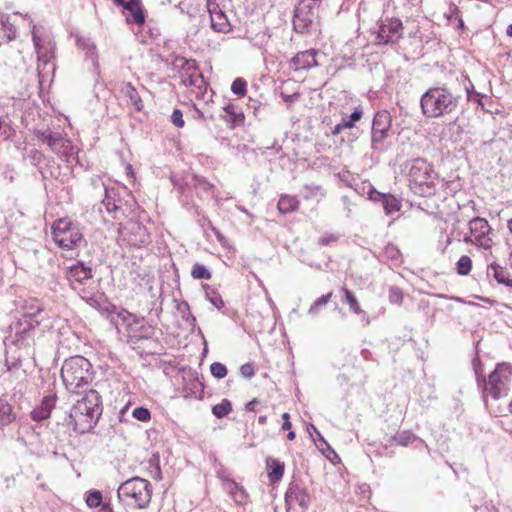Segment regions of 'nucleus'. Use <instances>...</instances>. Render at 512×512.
Here are the masks:
<instances>
[{
	"label": "nucleus",
	"mask_w": 512,
	"mask_h": 512,
	"mask_svg": "<svg viewBox=\"0 0 512 512\" xmlns=\"http://www.w3.org/2000/svg\"><path fill=\"white\" fill-rule=\"evenodd\" d=\"M246 499V492L245 490L243 489V494H239V493H235V496H234V500L237 502V503H243Z\"/></svg>",
	"instance_id": "nucleus-64"
},
{
	"label": "nucleus",
	"mask_w": 512,
	"mask_h": 512,
	"mask_svg": "<svg viewBox=\"0 0 512 512\" xmlns=\"http://www.w3.org/2000/svg\"><path fill=\"white\" fill-rule=\"evenodd\" d=\"M332 295H333L332 292H329L328 294L322 295L321 297L317 298L314 301V303L310 306V308L308 310V314L311 316H316L318 314L319 310L327 305V303L331 299Z\"/></svg>",
	"instance_id": "nucleus-38"
},
{
	"label": "nucleus",
	"mask_w": 512,
	"mask_h": 512,
	"mask_svg": "<svg viewBox=\"0 0 512 512\" xmlns=\"http://www.w3.org/2000/svg\"><path fill=\"white\" fill-rule=\"evenodd\" d=\"M117 498L125 506L145 509L151 502L152 485L144 478L132 477L119 485Z\"/></svg>",
	"instance_id": "nucleus-3"
},
{
	"label": "nucleus",
	"mask_w": 512,
	"mask_h": 512,
	"mask_svg": "<svg viewBox=\"0 0 512 512\" xmlns=\"http://www.w3.org/2000/svg\"><path fill=\"white\" fill-rule=\"evenodd\" d=\"M195 189L200 197H208L214 193V186L204 178H195Z\"/></svg>",
	"instance_id": "nucleus-33"
},
{
	"label": "nucleus",
	"mask_w": 512,
	"mask_h": 512,
	"mask_svg": "<svg viewBox=\"0 0 512 512\" xmlns=\"http://www.w3.org/2000/svg\"><path fill=\"white\" fill-rule=\"evenodd\" d=\"M247 106H248L249 110H252V112L256 118L261 119L266 116L267 107L265 105L261 104L260 102L250 99Z\"/></svg>",
	"instance_id": "nucleus-45"
},
{
	"label": "nucleus",
	"mask_w": 512,
	"mask_h": 512,
	"mask_svg": "<svg viewBox=\"0 0 512 512\" xmlns=\"http://www.w3.org/2000/svg\"><path fill=\"white\" fill-rule=\"evenodd\" d=\"M320 0H300L294 8L292 25L297 34L316 35L320 32Z\"/></svg>",
	"instance_id": "nucleus-7"
},
{
	"label": "nucleus",
	"mask_w": 512,
	"mask_h": 512,
	"mask_svg": "<svg viewBox=\"0 0 512 512\" xmlns=\"http://www.w3.org/2000/svg\"><path fill=\"white\" fill-rule=\"evenodd\" d=\"M470 235L464 238L466 243H472L484 249H490L493 241L490 237L491 227L482 217H474L469 221Z\"/></svg>",
	"instance_id": "nucleus-11"
},
{
	"label": "nucleus",
	"mask_w": 512,
	"mask_h": 512,
	"mask_svg": "<svg viewBox=\"0 0 512 512\" xmlns=\"http://www.w3.org/2000/svg\"><path fill=\"white\" fill-rule=\"evenodd\" d=\"M121 91L125 94L127 98H129L131 104L135 107L137 111H141L144 107L143 101L138 94L136 88L130 83H123Z\"/></svg>",
	"instance_id": "nucleus-26"
},
{
	"label": "nucleus",
	"mask_w": 512,
	"mask_h": 512,
	"mask_svg": "<svg viewBox=\"0 0 512 512\" xmlns=\"http://www.w3.org/2000/svg\"><path fill=\"white\" fill-rule=\"evenodd\" d=\"M228 490H229V493L234 497L235 496V493H239V494H243V488L240 487L237 483L231 481L229 484H228Z\"/></svg>",
	"instance_id": "nucleus-58"
},
{
	"label": "nucleus",
	"mask_w": 512,
	"mask_h": 512,
	"mask_svg": "<svg viewBox=\"0 0 512 512\" xmlns=\"http://www.w3.org/2000/svg\"><path fill=\"white\" fill-rule=\"evenodd\" d=\"M317 435H318V442H319V443H317V442H316V445H317L321 450H323L322 446H326V447H327V450H328V452H329V453H328V454H326V457H327L329 460H331V461H333V460H334V458L339 459V457H338V455L336 454V452L330 448V446L328 445V443L326 442V440L322 437V435H321L319 432H317Z\"/></svg>",
	"instance_id": "nucleus-51"
},
{
	"label": "nucleus",
	"mask_w": 512,
	"mask_h": 512,
	"mask_svg": "<svg viewBox=\"0 0 512 512\" xmlns=\"http://www.w3.org/2000/svg\"><path fill=\"white\" fill-rule=\"evenodd\" d=\"M42 311V307L38 303L31 304L26 308V311L23 315L24 322L19 321L14 329L17 335L26 334L30 329L34 328L38 325V321L34 320V317L37 316Z\"/></svg>",
	"instance_id": "nucleus-16"
},
{
	"label": "nucleus",
	"mask_w": 512,
	"mask_h": 512,
	"mask_svg": "<svg viewBox=\"0 0 512 512\" xmlns=\"http://www.w3.org/2000/svg\"><path fill=\"white\" fill-rule=\"evenodd\" d=\"M231 91L238 97L245 96L247 92V82L245 79L238 77L231 84Z\"/></svg>",
	"instance_id": "nucleus-42"
},
{
	"label": "nucleus",
	"mask_w": 512,
	"mask_h": 512,
	"mask_svg": "<svg viewBox=\"0 0 512 512\" xmlns=\"http://www.w3.org/2000/svg\"><path fill=\"white\" fill-rule=\"evenodd\" d=\"M170 121L176 127H183L185 122L183 119L182 111L180 109H174L172 114L170 115Z\"/></svg>",
	"instance_id": "nucleus-54"
},
{
	"label": "nucleus",
	"mask_w": 512,
	"mask_h": 512,
	"mask_svg": "<svg viewBox=\"0 0 512 512\" xmlns=\"http://www.w3.org/2000/svg\"><path fill=\"white\" fill-rule=\"evenodd\" d=\"M119 240L132 247H145L151 242L147 228L138 221L130 219L118 228Z\"/></svg>",
	"instance_id": "nucleus-9"
},
{
	"label": "nucleus",
	"mask_w": 512,
	"mask_h": 512,
	"mask_svg": "<svg viewBox=\"0 0 512 512\" xmlns=\"http://www.w3.org/2000/svg\"><path fill=\"white\" fill-rule=\"evenodd\" d=\"M362 115L363 111L360 106L356 107L350 114L343 111V128H353L354 124L361 119Z\"/></svg>",
	"instance_id": "nucleus-34"
},
{
	"label": "nucleus",
	"mask_w": 512,
	"mask_h": 512,
	"mask_svg": "<svg viewBox=\"0 0 512 512\" xmlns=\"http://www.w3.org/2000/svg\"><path fill=\"white\" fill-rule=\"evenodd\" d=\"M206 299L218 310L224 307V301L221 295L212 288L207 287L205 290Z\"/></svg>",
	"instance_id": "nucleus-40"
},
{
	"label": "nucleus",
	"mask_w": 512,
	"mask_h": 512,
	"mask_svg": "<svg viewBox=\"0 0 512 512\" xmlns=\"http://www.w3.org/2000/svg\"><path fill=\"white\" fill-rule=\"evenodd\" d=\"M487 275L493 277L498 283L504 284L507 287H512V279L508 277V272L505 268L497 263H491L487 268Z\"/></svg>",
	"instance_id": "nucleus-24"
},
{
	"label": "nucleus",
	"mask_w": 512,
	"mask_h": 512,
	"mask_svg": "<svg viewBox=\"0 0 512 512\" xmlns=\"http://www.w3.org/2000/svg\"><path fill=\"white\" fill-rule=\"evenodd\" d=\"M416 439V436L410 432H401L395 437V441L402 446H407Z\"/></svg>",
	"instance_id": "nucleus-50"
},
{
	"label": "nucleus",
	"mask_w": 512,
	"mask_h": 512,
	"mask_svg": "<svg viewBox=\"0 0 512 512\" xmlns=\"http://www.w3.org/2000/svg\"><path fill=\"white\" fill-rule=\"evenodd\" d=\"M61 377L68 391L79 394L92 381L91 364L85 357H70L62 365Z\"/></svg>",
	"instance_id": "nucleus-4"
},
{
	"label": "nucleus",
	"mask_w": 512,
	"mask_h": 512,
	"mask_svg": "<svg viewBox=\"0 0 512 512\" xmlns=\"http://www.w3.org/2000/svg\"><path fill=\"white\" fill-rule=\"evenodd\" d=\"M448 19H457L459 18V11L457 6L454 4H450L449 6V12L446 14Z\"/></svg>",
	"instance_id": "nucleus-60"
},
{
	"label": "nucleus",
	"mask_w": 512,
	"mask_h": 512,
	"mask_svg": "<svg viewBox=\"0 0 512 512\" xmlns=\"http://www.w3.org/2000/svg\"><path fill=\"white\" fill-rule=\"evenodd\" d=\"M392 117L387 110L378 111L372 122V128H391Z\"/></svg>",
	"instance_id": "nucleus-31"
},
{
	"label": "nucleus",
	"mask_w": 512,
	"mask_h": 512,
	"mask_svg": "<svg viewBox=\"0 0 512 512\" xmlns=\"http://www.w3.org/2000/svg\"><path fill=\"white\" fill-rule=\"evenodd\" d=\"M102 503V494L98 490L89 491L86 495V504L90 508H97Z\"/></svg>",
	"instance_id": "nucleus-44"
},
{
	"label": "nucleus",
	"mask_w": 512,
	"mask_h": 512,
	"mask_svg": "<svg viewBox=\"0 0 512 512\" xmlns=\"http://www.w3.org/2000/svg\"><path fill=\"white\" fill-rule=\"evenodd\" d=\"M85 53V59L91 60L93 69L98 71L99 70V62H98V53L96 51V48L92 49L89 48L84 51Z\"/></svg>",
	"instance_id": "nucleus-53"
},
{
	"label": "nucleus",
	"mask_w": 512,
	"mask_h": 512,
	"mask_svg": "<svg viewBox=\"0 0 512 512\" xmlns=\"http://www.w3.org/2000/svg\"><path fill=\"white\" fill-rule=\"evenodd\" d=\"M16 419L12 406L5 400L0 399V425L11 424Z\"/></svg>",
	"instance_id": "nucleus-29"
},
{
	"label": "nucleus",
	"mask_w": 512,
	"mask_h": 512,
	"mask_svg": "<svg viewBox=\"0 0 512 512\" xmlns=\"http://www.w3.org/2000/svg\"><path fill=\"white\" fill-rule=\"evenodd\" d=\"M318 194H320L322 196L324 195V193L322 192V188L319 185H315V184L304 185V195L303 196L305 199L315 197Z\"/></svg>",
	"instance_id": "nucleus-48"
},
{
	"label": "nucleus",
	"mask_w": 512,
	"mask_h": 512,
	"mask_svg": "<svg viewBox=\"0 0 512 512\" xmlns=\"http://www.w3.org/2000/svg\"><path fill=\"white\" fill-rule=\"evenodd\" d=\"M105 197L102 201L107 212L112 214L114 219L132 217L137 208L134 197L125 187L108 186L103 184Z\"/></svg>",
	"instance_id": "nucleus-5"
},
{
	"label": "nucleus",
	"mask_w": 512,
	"mask_h": 512,
	"mask_svg": "<svg viewBox=\"0 0 512 512\" xmlns=\"http://www.w3.org/2000/svg\"><path fill=\"white\" fill-rule=\"evenodd\" d=\"M317 51L314 49L305 50L297 53L291 60V65L295 70L310 69L318 65L316 61Z\"/></svg>",
	"instance_id": "nucleus-18"
},
{
	"label": "nucleus",
	"mask_w": 512,
	"mask_h": 512,
	"mask_svg": "<svg viewBox=\"0 0 512 512\" xmlns=\"http://www.w3.org/2000/svg\"><path fill=\"white\" fill-rule=\"evenodd\" d=\"M223 116L228 122L232 123L233 126L243 125L245 116L242 110L236 105L229 103L224 107Z\"/></svg>",
	"instance_id": "nucleus-25"
},
{
	"label": "nucleus",
	"mask_w": 512,
	"mask_h": 512,
	"mask_svg": "<svg viewBox=\"0 0 512 512\" xmlns=\"http://www.w3.org/2000/svg\"><path fill=\"white\" fill-rule=\"evenodd\" d=\"M266 467L268 470V477L271 483L280 481L284 475V463L279 460L268 457L266 459Z\"/></svg>",
	"instance_id": "nucleus-22"
},
{
	"label": "nucleus",
	"mask_w": 512,
	"mask_h": 512,
	"mask_svg": "<svg viewBox=\"0 0 512 512\" xmlns=\"http://www.w3.org/2000/svg\"><path fill=\"white\" fill-rule=\"evenodd\" d=\"M386 132L387 130H372V141H381L385 137Z\"/></svg>",
	"instance_id": "nucleus-59"
},
{
	"label": "nucleus",
	"mask_w": 512,
	"mask_h": 512,
	"mask_svg": "<svg viewBox=\"0 0 512 512\" xmlns=\"http://www.w3.org/2000/svg\"><path fill=\"white\" fill-rule=\"evenodd\" d=\"M403 25L399 19L386 18L382 20L376 32L377 45L395 44L402 38Z\"/></svg>",
	"instance_id": "nucleus-13"
},
{
	"label": "nucleus",
	"mask_w": 512,
	"mask_h": 512,
	"mask_svg": "<svg viewBox=\"0 0 512 512\" xmlns=\"http://www.w3.org/2000/svg\"><path fill=\"white\" fill-rule=\"evenodd\" d=\"M240 374L247 379H250L254 376L255 370L252 364L245 363L240 367Z\"/></svg>",
	"instance_id": "nucleus-55"
},
{
	"label": "nucleus",
	"mask_w": 512,
	"mask_h": 512,
	"mask_svg": "<svg viewBox=\"0 0 512 512\" xmlns=\"http://www.w3.org/2000/svg\"><path fill=\"white\" fill-rule=\"evenodd\" d=\"M338 240V236L334 234L325 235L319 238V243L323 246H326L332 242H335Z\"/></svg>",
	"instance_id": "nucleus-57"
},
{
	"label": "nucleus",
	"mask_w": 512,
	"mask_h": 512,
	"mask_svg": "<svg viewBox=\"0 0 512 512\" xmlns=\"http://www.w3.org/2000/svg\"><path fill=\"white\" fill-rule=\"evenodd\" d=\"M231 411L232 404L228 399H223L219 404L212 407V413L218 419L227 416Z\"/></svg>",
	"instance_id": "nucleus-36"
},
{
	"label": "nucleus",
	"mask_w": 512,
	"mask_h": 512,
	"mask_svg": "<svg viewBox=\"0 0 512 512\" xmlns=\"http://www.w3.org/2000/svg\"><path fill=\"white\" fill-rule=\"evenodd\" d=\"M341 292L343 293L342 301L349 305V308L353 313L365 314V312L360 308L355 295L350 290L346 287H342Z\"/></svg>",
	"instance_id": "nucleus-32"
},
{
	"label": "nucleus",
	"mask_w": 512,
	"mask_h": 512,
	"mask_svg": "<svg viewBox=\"0 0 512 512\" xmlns=\"http://www.w3.org/2000/svg\"><path fill=\"white\" fill-rule=\"evenodd\" d=\"M37 137L54 152L70 146V140L63 133L54 130H38Z\"/></svg>",
	"instance_id": "nucleus-15"
},
{
	"label": "nucleus",
	"mask_w": 512,
	"mask_h": 512,
	"mask_svg": "<svg viewBox=\"0 0 512 512\" xmlns=\"http://www.w3.org/2000/svg\"><path fill=\"white\" fill-rule=\"evenodd\" d=\"M177 310L181 314L182 319L186 324L193 328L196 322L195 317L191 314L190 308L187 302H181L177 305Z\"/></svg>",
	"instance_id": "nucleus-37"
},
{
	"label": "nucleus",
	"mask_w": 512,
	"mask_h": 512,
	"mask_svg": "<svg viewBox=\"0 0 512 512\" xmlns=\"http://www.w3.org/2000/svg\"><path fill=\"white\" fill-rule=\"evenodd\" d=\"M512 366L508 363L497 364L494 371L490 373L488 381L477 377L478 386L482 388L483 398L489 407L487 396L490 395L492 400L499 401L508 396V385L511 381Z\"/></svg>",
	"instance_id": "nucleus-6"
},
{
	"label": "nucleus",
	"mask_w": 512,
	"mask_h": 512,
	"mask_svg": "<svg viewBox=\"0 0 512 512\" xmlns=\"http://www.w3.org/2000/svg\"><path fill=\"white\" fill-rule=\"evenodd\" d=\"M17 37V29L8 18L0 19V46L10 43Z\"/></svg>",
	"instance_id": "nucleus-23"
},
{
	"label": "nucleus",
	"mask_w": 512,
	"mask_h": 512,
	"mask_svg": "<svg viewBox=\"0 0 512 512\" xmlns=\"http://www.w3.org/2000/svg\"><path fill=\"white\" fill-rule=\"evenodd\" d=\"M410 183L419 187L427 186L432 182L433 170L424 159H414L410 162L408 171Z\"/></svg>",
	"instance_id": "nucleus-14"
},
{
	"label": "nucleus",
	"mask_w": 512,
	"mask_h": 512,
	"mask_svg": "<svg viewBox=\"0 0 512 512\" xmlns=\"http://www.w3.org/2000/svg\"><path fill=\"white\" fill-rule=\"evenodd\" d=\"M52 234L55 243L63 249H73L84 242L79 226L68 219L55 221Z\"/></svg>",
	"instance_id": "nucleus-8"
},
{
	"label": "nucleus",
	"mask_w": 512,
	"mask_h": 512,
	"mask_svg": "<svg viewBox=\"0 0 512 512\" xmlns=\"http://www.w3.org/2000/svg\"><path fill=\"white\" fill-rule=\"evenodd\" d=\"M76 44H77L78 48H80L83 51H85L89 48H92V49L96 48L95 43L93 41H91L90 38L84 37V36H77Z\"/></svg>",
	"instance_id": "nucleus-52"
},
{
	"label": "nucleus",
	"mask_w": 512,
	"mask_h": 512,
	"mask_svg": "<svg viewBox=\"0 0 512 512\" xmlns=\"http://www.w3.org/2000/svg\"><path fill=\"white\" fill-rule=\"evenodd\" d=\"M181 63V83L186 87H195L198 89V94H203L207 89V82L203 74L199 72V65L194 59H186L184 57H177L175 60Z\"/></svg>",
	"instance_id": "nucleus-10"
},
{
	"label": "nucleus",
	"mask_w": 512,
	"mask_h": 512,
	"mask_svg": "<svg viewBox=\"0 0 512 512\" xmlns=\"http://www.w3.org/2000/svg\"><path fill=\"white\" fill-rule=\"evenodd\" d=\"M300 97V95L298 93H294V94H291V95H286V94H282V98L285 102H294L296 100H298Z\"/></svg>",
	"instance_id": "nucleus-63"
},
{
	"label": "nucleus",
	"mask_w": 512,
	"mask_h": 512,
	"mask_svg": "<svg viewBox=\"0 0 512 512\" xmlns=\"http://www.w3.org/2000/svg\"><path fill=\"white\" fill-rule=\"evenodd\" d=\"M126 10L130 13L129 17H127V22L140 26L145 23V14L139 0H134V5Z\"/></svg>",
	"instance_id": "nucleus-28"
},
{
	"label": "nucleus",
	"mask_w": 512,
	"mask_h": 512,
	"mask_svg": "<svg viewBox=\"0 0 512 512\" xmlns=\"http://www.w3.org/2000/svg\"><path fill=\"white\" fill-rule=\"evenodd\" d=\"M299 201L294 196L289 195H282L278 201V210L283 213L287 214L290 212H293L298 208Z\"/></svg>",
	"instance_id": "nucleus-30"
},
{
	"label": "nucleus",
	"mask_w": 512,
	"mask_h": 512,
	"mask_svg": "<svg viewBox=\"0 0 512 512\" xmlns=\"http://www.w3.org/2000/svg\"><path fill=\"white\" fill-rule=\"evenodd\" d=\"M472 268V260L469 256L463 255L456 263V270L459 275H468Z\"/></svg>",
	"instance_id": "nucleus-41"
},
{
	"label": "nucleus",
	"mask_w": 512,
	"mask_h": 512,
	"mask_svg": "<svg viewBox=\"0 0 512 512\" xmlns=\"http://www.w3.org/2000/svg\"><path fill=\"white\" fill-rule=\"evenodd\" d=\"M343 111L337 107L323 117L322 123L330 128H343Z\"/></svg>",
	"instance_id": "nucleus-27"
},
{
	"label": "nucleus",
	"mask_w": 512,
	"mask_h": 512,
	"mask_svg": "<svg viewBox=\"0 0 512 512\" xmlns=\"http://www.w3.org/2000/svg\"><path fill=\"white\" fill-rule=\"evenodd\" d=\"M491 411L496 415H504L512 411V406L510 403H505L503 406L499 405L496 408L493 405L490 406Z\"/></svg>",
	"instance_id": "nucleus-56"
},
{
	"label": "nucleus",
	"mask_w": 512,
	"mask_h": 512,
	"mask_svg": "<svg viewBox=\"0 0 512 512\" xmlns=\"http://www.w3.org/2000/svg\"><path fill=\"white\" fill-rule=\"evenodd\" d=\"M8 372H10V377L12 378H15L16 380H19V382L17 383V385L14 387V389L17 388V386H19V391L22 390V384L21 382L23 380H25L26 378V374H25V371L20 369V367H18V364L17 363H14L13 364V367L9 366L8 365Z\"/></svg>",
	"instance_id": "nucleus-43"
},
{
	"label": "nucleus",
	"mask_w": 512,
	"mask_h": 512,
	"mask_svg": "<svg viewBox=\"0 0 512 512\" xmlns=\"http://www.w3.org/2000/svg\"><path fill=\"white\" fill-rule=\"evenodd\" d=\"M191 276L194 279L209 280L212 277V274L204 265L195 263L191 269Z\"/></svg>",
	"instance_id": "nucleus-39"
},
{
	"label": "nucleus",
	"mask_w": 512,
	"mask_h": 512,
	"mask_svg": "<svg viewBox=\"0 0 512 512\" xmlns=\"http://www.w3.org/2000/svg\"><path fill=\"white\" fill-rule=\"evenodd\" d=\"M132 415L141 422H148L151 418L150 411L145 407H137L133 410Z\"/></svg>",
	"instance_id": "nucleus-49"
},
{
	"label": "nucleus",
	"mask_w": 512,
	"mask_h": 512,
	"mask_svg": "<svg viewBox=\"0 0 512 512\" xmlns=\"http://www.w3.org/2000/svg\"><path fill=\"white\" fill-rule=\"evenodd\" d=\"M55 403V395L45 396L42 399L41 404L32 411V418L36 421H41L48 418L50 416L52 409L55 406Z\"/></svg>",
	"instance_id": "nucleus-20"
},
{
	"label": "nucleus",
	"mask_w": 512,
	"mask_h": 512,
	"mask_svg": "<svg viewBox=\"0 0 512 512\" xmlns=\"http://www.w3.org/2000/svg\"><path fill=\"white\" fill-rule=\"evenodd\" d=\"M112 2L117 6L123 7L124 9H129L134 5V0H112Z\"/></svg>",
	"instance_id": "nucleus-61"
},
{
	"label": "nucleus",
	"mask_w": 512,
	"mask_h": 512,
	"mask_svg": "<svg viewBox=\"0 0 512 512\" xmlns=\"http://www.w3.org/2000/svg\"><path fill=\"white\" fill-rule=\"evenodd\" d=\"M92 276V269L85 266L82 262H78L67 269V278L72 283L73 289H76L74 283L83 284L86 280L91 279Z\"/></svg>",
	"instance_id": "nucleus-17"
},
{
	"label": "nucleus",
	"mask_w": 512,
	"mask_h": 512,
	"mask_svg": "<svg viewBox=\"0 0 512 512\" xmlns=\"http://www.w3.org/2000/svg\"><path fill=\"white\" fill-rule=\"evenodd\" d=\"M32 41L34 44L35 51L37 53V57L39 61H43L45 64L48 63L49 57L47 53L42 52L41 38L37 33L36 26H33L32 31Z\"/></svg>",
	"instance_id": "nucleus-35"
},
{
	"label": "nucleus",
	"mask_w": 512,
	"mask_h": 512,
	"mask_svg": "<svg viewBox=\"0 0 512 512\" xmlns=\"http://www.w3.org/2000/svg\"><path fill=\"white\" fill-rule=\"evenodd\" d=\"M459 97L444 86L428 89L420 99L422 112L425 116L436 118L451 114L457 110Z\"/></svg>",
	"instance_id": "nucleus-2"
},
{
	"label": "nucleus",
	"mask_w": 512,
	"mask_h": 512,
	"mask_svg": "<svg viewBox=\"0 0 512 512\" xmlns=\"http://www.w3.org/2000/svg\"><path fill=\"white\" fill-rule=\"evenodd\" d=\"M211 374L217 378L222 379L227 375V368L220 362H214L210 365Z\"/></svg>",
	"instance_id": "nucleus-46"
},
{
	"label": "nucleus",
	"mask_w": 512,
	"mask_h": 512,
	"mask_svg": "<svg viewBox=\"0 0 512 512\" xmlns=\"http://www.w3.org/2000/svg\"><path fill=\"white\" fill-rule=\"evenodd\" d=\"M342 202H343V205H344V210L347 212V217H349L352 213V209H351V202L349 200V198L347 196H343L341 198Z\"/></svg>",
	"instance_id": "nucleus-62"
},
{
	"label": "nucleus",
	"mask_w": 512,
	"mask_h": 512,
	"mask_svg": "<svg viewBox=\"0 0 512 512\" xmlns=\"http://www.w3.org/2000/svg\"><path fill=\"white\" fill-rule=\"evenodd\" d=\"M207 7L210 13L211 26L217 32H227L230 29L228 19L222 10L213 11L211 8V0H207Z\"/></svg>",
	"instance_id": "nucleus-21"
},
{
	"label": "nucleus",
	"mask_w": 512,
	"mask_h": 512,
	"mask_svg": "<svg viewBox=\"0 0 512 512\" xmlns=\"http://www.w3.org/2000/svg\"><path fill=\"white\" fill-rule=\"evenodd\" d=\"M311 502L307 489L298 482H291L285 493L287 512H305Z\"/></svg>",
	"instance_id": "nucleus-12"
},
{
	"label": "nucleus",
	"mask_w": 512,
	"mask_h": 512,
	"mask_svg": "<svg viewBox=\"0 0 512 512\" xmlns=\"http://www.w3.org/2000/svg\"><path fill=\"white\" fill-rule=\"evenodd\" d=\"M102 414L101 396L94 389L85 391L84 396L72 407L69 418L74 430L84 434L90 432Z\"/></svg>",
	"instance_id": "nucleus-1"
},
{
	"label": "nucleus",
	"mask_w": 512,
	"mask_h": 512,
	"mask_svg": "<svg viewBox=\"0 0 512 512\" xmlns=\"http://www.w3.org/2000/svg\"><path fill=\"white\" fill-rule=\"evenodd\" d=\"M403 301V292L399 287L391 286L389 289V302L400 305Z\"/></svg>",
	"instance_id": "nucleus-47"
},
{
	"label": "nucleus",
	"mask_w": 512,
	"mask_h": 512,
	"mask_svg": "<svg viewBox=\"0 0 512 512\" xmlns=\"http://www.w3.org/2000/svg\"><path fill=\"white\" fill-rule=\"evenodd\" d=\"M370 199L378 201L382 204L384 211L387 215L393 214L400 210V201L391 194H382L377 191H371L369 193Z\"/></svg>",
	"instance_id": "nucleus-19"
}]
</instances>
